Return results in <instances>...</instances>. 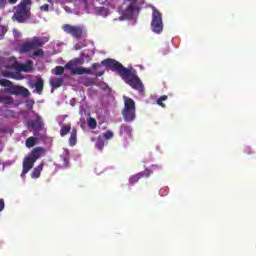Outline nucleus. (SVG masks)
<instances>
[{
    "mask_svg": "<svg viewBox=\"0 0 256 256\" xmlns=\"http://www.w3.org/2000/svg\"><path fill=\"white\" fill-rule=\"evenodd\" d=\"M151 29L153 33H163V14L159 10L154 9L152 12Z\"/></svg>",
    "mask_w": 256,
    "mask_h": 256,
    "instance_id": "obj_6",
    "label": "nucleus"
},
{
    "mask_svg": "<svg viewBox=\"0 0 256 256\" xmlns=\"http://www.w3.org/2000/svg\"><path fill=\"white\" fill-rule=\"evenodd\" d=\"M100 136L103 137V139L109 140V139H113L114 134H113V132L111 130H107L106 132H104Z\"/></svg>",
    "mask_w": 256,
    "mask_h": 256,
    "instance_id": "obj_27",
    "label": "nucleus"
},
{
    "mask_svg": "<svg viewBox=\"0 0 256 256\" xmlns=\"http://www.w3.org/2000/svg\"><path fill=\"white\" fill-rule=\"evenodd\" d=\"M72 75H96V77H103L105 75V70H99L98 72H93L89 68H71Z\"/></svg>",
    "mask_w": 256,
    "mask_h": 256,
    "instance_id": "obj_8",
    "label": "nucleus"
},
{
    "mask_svg": "<svg viewBox=\"0 0 256 256\" xmlns=\"http://www.w3.org/2000/svg\"><path fill=\"white\" fill-rule=\"evenodd\" d=\"M0 85L2 87H7L5 91L9 95H16V96L22 95L23 97H29L31 95V93L29 92V89L23 86H15L13 85V82H11V80L0 79Z\"/></svg>",
    "mask_w": 256,
    "mask_h": 256,
    "instance_id": "obj_3",
    "label": "nucleus"
},
{
    "mask_svg": "<svg viewBox=\"0 0 256 256\" xmlns=\"http://www.w3.org/2000/svg\"><path fill=\"white\" fill-rule=\"evenodd\" d=\"M2 75H3V77H13V73L9 72L7 70L2 71Z\"/></svg>",
    "mask_w": 256,
    "mask_h": 256,
    "instance_id": "obj_32",
    "label": "nucleus"
},
{
    "mask_svg": "<svg viewBox=\"0 0 256 256\" xmlns=\"http://www.w3.org/2000/svg\"><path fill=\"white\" fill-rule=\"evenodd\" d=\"M37 145V138L31 136L26 139V147L31 149V147H35Z\"/></svg>",
    "mask_w": 256,
    "mask_h": 256,
    "instance_id": "obj_21",
    "label": "nucleus"
},
{
    "mask_svg": "<svg viewBox=\"0 0 256 256\" xmlns=\"http://www.w3.org/2000/svg\"><path fill=\"white\" fill-rule=\"evenodd\" d=\"M120 137H122L125 141L133 139V128H131V126L122 125L120 127Z\"/></svg>",
    "mask_w": 256,
    "mask_h": 256,
    "instance_id": "obj_11",
    "label": "nucleus"
},
{
    "mask_svg": "<svg viewBox=\"0 0 256 256\" xmlns=\"http://www.w3.org/2000/svg\"><path fill=\"white\" fill-rule=\"evenodd\" d=\"M80 58H83V60L85 61V59H89V56H88V54L81 53Z\"/></svg>",
    "mask_w": 256,
    "mask_h": 256,
    "instance_id": "obj_35",
    "label": "nucleus"
},
{
    "mask_svg": "<svg viewBox=\"0 0 256 256\" xmlns=\"http://www.w3.org/2000/svg\"><path fill=\"white\" fill-rule=\"evenodd\" d=\"M45 163L41 162L36 168H34L31 177L32 179H39L41 177V171H43Z\"/></svg>",
    "mask_w": 256,
    "mask_h": 256,
    "instance_id": "obj_16",
    "label": "nucleus"
},
{
    "mask_svg": "<svg viewBox=\"0 0 256 256\" xmlns=\"http://www.w3.org/2000/svg\"><path fill=\"white\" fill-rule=\"evenodd\" d=\"M71 131V124L63 125L60 129V136L65 137Z\"/></svg>",
    "mask_w": 256,
    "mask_h": 256,
    "instance_id": "obj_23",
    "label": "nucleus"
},
{
    "mask_svg": "<svg viewBox=\"0 0 256 256\" xmlns=\"http://www.w3.org/2000/svg\"><path fill=\"white\" fill-rule=\"evenodd\" d=\"M129 1V6L128 9L129 11H135V9L137 8V0H128Z\"/></svg>",
    "mask_w": 256,
    "mask_h": 256,
    "instance_id": "obj_28",
    "label": "nucleus"
},
{
    "mask_svg": "<svg viewBox=\"0 0 256 256\" xmlns=\"http://www.w3.org/2000/svg\"><path fill=\"white\" fill-rule=\"evenodd\" d=\"M69 145L70 147H75L77 145V129L73 128L71 135L69 137Z\"/></svg>",
    "mask_w": 256,
    "mask_h": 256,
    "instance_id": "obj_18",
    "label": "nucleus"
},
{
    "mask_svg": "<svg viewBox=\"0 0 256 256\" xmlns=\"http://www.w3.org/2000/svg\"><path fill=\"white\" fill-rule=\"evenodd\" d=\"M31 5V0H22L14 13V18L18 23H25L27 19H31V9L27 6Z\"/></svg>",
    "mask_w": 256,
    "mask_h": 256,
    "instance_id": "obj_4",
    "label": "nucleus"
},
{
    "mask_svg": "<svg viewBox=\"0 0 256 256\" xmlns=\"http://www.w3.org/2000/svg\"><path fill=\"white\" fill-rule=\"evenodd\" d=\"M27 127L37 133V131H41V129H43V120L40 116H37L35 120H29L27 122Z\"/></svg>",
    "mask_w": 256,
    "mask_h": 256,
    "instance_id": "obj_10",
    "label": "nucleus"
},
{
    "mask_svg": "<svg viewBox=\"0 0 256 256\" xmlns=\"http://www.w3.org/2000/svg\"><path fill=\"white\" fill-rule=\"evenodd\" d=\"M64 33L71 35L74 39H83V26H73L70 24H64L62 26Z\"/></svg>",
    "mask_w": 256,
    "mask_h": 256,
    "instance_id": "obj_7",
    "label": "nucleus"
},
{
    "mask_svg": "<svg viewBox=\"0 0 256 256\" xmlns=\"http://www.w3.org/2000/svg\"><path fill=\"white\" fill-rule=\"evenodd\" d=\"M101 65L108 67L110 71H117L121 79H123V81H125L127 85H130L132 89L138 91V93H145V87L143 86V82H141L139 76L133 74L131 69L125 68L123 64L111 58L103 60L101 62Z\"/></svg>",
    "mask_w": 256,
    "mask_h": 256,
    "instance_id": "obj_1",
    "label": "nucleus"
},
{
    "mask_svg": "<svg viewBox=\"0 0 256 256\" xmlns=\"http://www.w3.org/2000/svg\"><path fill=\"white\" fill-rule=\"evenodd\" d=\"M34 165H35V160H32L29 156L24 158V160H23V175H27V172L31 171V169H33Z\"/></svg>",
    "mask_w": 256,
    "mask_h": 256,
    "instance_id": "obj_13",
    "label": "nucleus"
},
{
    "mask_svg": "<svg viewBox=\"0 0 256 256\" xmlns=\"http://www.w3.org/2000/svg\"><path fill=\"white\" fill-rule=\"evenodd\" d=\"M80 49H82L81 46H79V45H76V46H75V50H76V51H79Z\"/></svg>",
    "mask_w": 256,
    "mask_h": 256,
    "instance_id": "obj_39",
    "label": "nucleus"
},
{
    "mask_svg": "<svg viewBox=\"0 0 256 256\" xmlns=\"http://www.w3.org/2000/svg\"><path fill=\"white\" fill-rule=\"evenodd\" d=\"M9 3H11L12 5H14V3H17V0H9Z\"/></svg>",
    "mask_w": 256,
    "mask_h": 256,
    "instance_id": "obj_40",
    "label": "nucleus"
},
{
    "mask_svg": "<svg viewBox=\"0 0 256 256\" xmlns=\"http://www.w3.org/2000/svg\"><path fill=\"white\" fill-rule=\"evenodd\" d=\"M50 85L54 89H59L63 85V78H52L50 80Z\"/></svg>",
    "mask_w": 256,
    "mask_h": 256,
    "instance_id": "obj_19",
    "label": "nucleus"
},
{
    "mask_svg": "<svg viewBox=\"0 0 256 256\" xmlns=\"http://www.w3.org/2000/svg\"><path fill=\"white\" fill-rule=\"evenodd\" d=\"M123 99L124 109L122 115L124 120L127 122L135 121V100L127 96H123Z\"/></svg>",
    "mask_w": 256,
    "mask_h": 256,
    "instance_id": "obj_5",
    "label": "nucleus"
},
{
    "mask_svg": "<svg viewBox=\"0 0 256 256\" xmlns=\"http://www.w3.org/2000/svg\"><path fill=\"white\" fill-rule=\"evenodd\" d=\"M63 162H64V165L67 167V165H69V156H65L63 158Z\"/></svg>",
    "mask_w": 256,
    "mask_h": 256,
    "instance_id": "obj_34",
    "label": "nucleus"
},
{
    "mask_svg": "<svg viewBox=\"0 0 256 256\" xmlns=\"http://www.w3.org/2000/svg\"><path fill=\"white\" fill-rule=\"evenodd\" d=\"M14 69H16V71H23L24 73H29V71H33V65L32 64H16L14 66Z\"/></svg>",
    "mask_w": 256,
    "mask_h": 256,
    "instance_id": "obj_15",
    "label": "nucleus"
},
{
    "mask_svg": "<svg viewBox=\"0 0 256 256\" xmlns=\"http://www.w3.org/2000/svg\"><path fill=\"white\" fill-rule=\"evenodd\" d=\"M85 64V60L81 57L79 58H74L72 61L68 62L66 65H65V68L66 69H72L73 68V65L74 66H77V65H84Z\"/></svg>",
    "mask_w": 256,
    "mask_h": 256,
    "instance_id": "obj_14",
    "label": "nucleus"
},
{
    "mask_svg": "<svg viewBox=\"0 0 256 256\" xmlns=\"http://www.w3.org/2000/svg\"><path fill=\"white\" fill-rule=\"evenodd\" d=\"M92 69L94 71H99V69H101V64H99V63L92 64Z\"/></svg>",
    "mask_w": 256,
    "mask_h": 256,
    "instance_id": "obj_31",
    "label": "nucleus"
},
{
    "mask_svg": "<svg viewBox=\"0 0 256 256\" xmlns=\"http://www.w3.org/2000/svg\"><path fill=\"white\" fill-rule=\"evenodd\" d=\"M49 41V38L34 36L31 40L24 42L20 46V53H31L30 57H45V51L43 47L45 43Z\"/></svg>",
    "mask_w": 256,
    "mask_h": 256,
    "instance_id": "obj_2",
    "label": "nucleus"
},
{
    "mask_svg": "<svg viewBox=\"0 0 256 256\" xmlns=\"http://www.w3.org/2000/svg\"><path fill=\"white\" fill-rule=\"evenodd\" d=\"M53 75H63L65 73V68L63 66H56L54 69H52Z\"/></svg>",
    "mask_w": 256,
    "mask_h": 256,
    "instance_id": "obj_25",
    "label": "nucleus"
},
{
    "mask_svg": "<svg viewBox=\"0 0 256 256\" xmlns=\"http://www.w3.org/2000/svg\"><path fill=\"white\" fill-rule=\"evenodd\" d=\"M45 85V82L43 81V78H38L34 84V87L36 89V93L38 95H42L43 93V87Z\"/></svg>",
    "mask_w": 256,
    "mask_h": 256,
    "instance_id": "obj_17",
    "label": "nucleus"
},
{
    "mask_svg": "<svg viewBox=\"0 0 256 256\" xmlns=\"http://www.w3.org/2000/svg\"><path fill=\"white\" fill-rule=\"evenodd\" d=\"M95 147L99 149V151H103V147H105V139H103V136L97 138Z\"/></svg>",
    "mask_w": 256,
    "mask_h": 256,
    "instance_id": "obj_22",
    "label": "nucleus"
},
{
    "mask_svg": "<svg viewBox=\"0 0 256 256\" xmlns=\"http://www.w3.org/2000/svg\"><path fill=\"white\" fill-rule=\"evenodd\" d=\"M244 151H245V153H251V148L246 147V148L244 149Z\"/></svg>",
    "mask_w": 256,
    "mask_h": 256,
    "instance_id": "obj_37",
    "label": "nucleus"
},
{
    "mask_svg": "<svg viewBox=\"0 0 256 256\" xmlns=\"http://www.w3.org/2000/svg\"><path fill=\"white\" fill-rule=\"evenodd\" d=\"M64 153H65L66 157L69 156V149H67V148L64 149Z\"/></svg>",
    "mask_w": 256,
    "mask_h": 256,
    "instance_id": "obj_38",
    "label": "nucleus"
},
{
    "mask_svg": "<svg viewBox=\"0 0 256 256\" xmlns=\"http://www.w3.org/2000/svg\"><path fill=\"white\" fill-rule=\"evenodd\" d=\"M167 99H169V97L167 95H163L157 99L156 103L157 105L165 109L166 105L165 103H163V101H167Z\"/></svg>",
    "mask_w": 256,
    "mask_h": 256,
    "instance_id": "obj_24",
    "label": "nucleus"
},
{
    "mask_svg": "<svg viewBox=\"0 0 256 256\" xmlns=\"http://www.w3.org/2000/svg\"><path fill=\"white\" fill-rule=\"evenodd\" d=\"M40 10L41 11H44V12H49V4H44L40 7Z\"/></svg>",
    "mask_w": 256,
    "mask_h": 256,
    "instance_id": "obj_30",
    "label": "nucleus"
},
{
    "mask_svg": "<svg viewBox=\"0 0 256 256\" xmlns=\"http://www.w3.org/2000/svg\"><path fill=\"white\" fill-rule=\"evenodd\" d=\"M3 209H5V200L0 199V212L3 211Z\"/></svg>",
    "mask_w": 256,
    "mask_h": 256,
    "instance_id": "obj_33",
    "label": "nucleus"
},
{
    "mask_svg": "<svg viewBox=\"0 0 256 256\" xmlns=\"http://www.w3.org/2000/svg\"><path fill=\"white\" fill-rule=\"evenodd\" d=\"M21 177H25V174H23V172H22V174H21Z\"/></svg>",
    "mask_w": 256,
    "mask_h": 256,
    "instance_id": "obj_41",
    "label": "nucleus"
},
{
    "mask_svg": "<svg viewBox=\"0 0 256 256\" xmlns=\"http://www.w3.org/2000/svg\"><path fill=\"white\" fill-rule=\"evenodd\" d=\"M35 105V101L33 100H29L27 103H26V107L27 109H29L31 111V109H33V106Z\"/></svg>",
    "mask_w": 256,
    "mask_h": 256,
    "instance_id": "obj_29",
    "label": "nucleus"
},
{
    "mask_svg": "<svg viewBox=\"0 0 256 256\" xmlns=\"http://www.w3.org/2000/svg\"><path fill=\"white\" fill-rule=\"evenodd\" d=\"M13 97L9 95H0V103H3V105H13Z\"/></svg>",
    "mask_w": 256,
    "mask_h": 256,
    "instance_id": "obj_20",
    "label": "nucleus"
},
{
    "mask_svg": "<svg viewBox=\"0 0 256 256\" xmlns=\"http://www.w3.org/2000/svg\"><path fill=\"white\" fill-rule=\"evenodd\" d=\"M88 127L90 129H97V120L93 117L88 118Z\"/></svg>",
    "mask_w": 256,
    "mask_h": 256,
    "instance_id": "obj_26",
    "label": "nucleus"
},
{
    "mask_svg": "<svg viewBox=\"0 0 256 256\" xmlns=\"http://www.w3.org/2000/svg\"><path fill=\"white\" fill-rule=\"evenodd\" d=\"M151 175V172L149 170H145L144 172L137 173L135 175H132L129 178L130 185H135V183H139V179H143V177H149Z\"/></svg>",
    "mask_w": 256,
    "mask_h": 256,
    "instance_id": "obj_12",
    "label": "nucleus"
},
{
    "mask_svg": "<svg viewBox=\"0 0 256 256\" xmlns=\"http://www.w3.org/2000/svg\"><path fill=\"white\" fill-rule=\"evenodd\" d=\"M45 153H47V150L41 146H38L34 148L30 153L29 157L36 162L38 159H41V157H45Z\"/></svg>",
    "mask_w": 256,
    "mask_h": 256,
    "instance_id": "obj_9",
    "label": "nucleus"
},
{
    "mask_svg": "<svg viewBox=\"0 0 256 256\" xmlns=\"http://www.w3.org/2000/svg\"><path fill=\"white\" fill-rule=\"evenodd\" d=\"M7 0H0V9H3V7H5V2Z\"/></svg>",
    "mask_w": 256,
    "mask_h": 256,
    "instance_id": "obj_36",
    "label": "nucleus"
}]
</instances>
